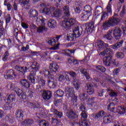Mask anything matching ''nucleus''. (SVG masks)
Listing matches in <instances>:
<instances>
[{"mask_svg": "<svg viewBox=\"0 0 126 126\" xmlns=\"http://www.w3.org/2000/svg\"><path fill=\"white\" fill-rule=\"evenodd\" d=\"M99 55H101L102 57H105L106 55H107L106 57L103 58V63L106 66H110L113 62L112 61L113 60V50L111 48H107L104 51L100 52Z\"/></svg>", "mask_w": 126, "mask_h": 126, "instance_id": "nucleus-1", "label": "nucleus"}, {"mask_svg": "<svg viewBox=\"0 0 126 126\" xmlns=\"http://www.w3.org/2000/svg\"><path fill=\"white\" fill-rule=\"evenodd\" d=\"M29 69L32 70L29 76L28 79L31 81L32 84H35V80L36 79V72L39 71L40 69V64L36 62H33L29 67Z\"/></svg>", "mask_w": 126, "mask_h": 126, "instance_id": "nucleus-2", "label": "nucleus"}, {"mask_svg": "<svg viewBox=\"0 0 126 126\" xmlns=\"http://www.w3.org/2000/svg\"><path fill=\"white\" fill-rule=\"evenodd\" d=\"M42 12L51 17H57V18H59L63 14V12L61 10L53 6L49 8H44L42 10Z\"/></svg>", "mask_w": 126, "mask_h": 126, "instance_id": "nucleus-3", "label": "nucleus"}, {"mask_svg": "<svg viewBox=\"0 0 126 126\" xmlns=\"http://www.w3.org/2000/svg\"><path fill=\"white\" fill-rule=\"evenodd\" d=\"M45 19L43 18V16H40L38 17L36 19V24L37 25H41L39 28H36V26L34 24L32 25V29H36L37 32H47L49 31L48 28L45 27Z\"/></svg>", "mask_w": 126, "mask_h": 126, "instance_id": "nucleus-4", "label": "nucleus"}, {"mask_svg": "<svg viewBox=\"0 0 126 126\" xmlns=\"http://www.w3.org/2000/svg\"><path fill=\"white\" fill-rule=\"evenodd\" d=\"M120 21H121V19L118 17L117 14H115L112 17L110 18L108 22L104 23L103 25V29L105 30H108L109 28L111 27V26L118 25V24L120 23Z\"/></svg>", "mask_w": 126, "mask_h": 126, "instance_id": "nucleus-5", "label": "nucleus"}, {"mask_svg": "<svg viewBox=\"0 0 126 126\" xmlns=\"http://www.w3.org/2000/svg\"><path fill=\"white\" fill-rule=\"evenodd\" d=\"M74 89L73 88H70L66 87L65 89V92L66 93V97L70 100L71 104L73 106L76 102H77V96L74 94Z\"/></svg>", "mask_w": 126, "mask_h": 126, "instance_id": "nucleus-6", "label": "nucleus"}, {"mask_svg": "<svg viewBox=\"0 0 126 126\" xmlns=\"http://www.w3.org/2000/svg\"><path fill=\"white\" fill-rule=\"evenodd\" d=\"M75 23H76V21L74 19L70 18L60 22V25H61L64 29L67 30L69 29L71 26L74 25Z\"/></svg>", "mask_w": 126, "mask_h": 126, "instance_id": "nucleus-7", "label": "nucleus"}, {"mask_svg": "<svg viewBox=\"0 0 126 126\" xmlns=\"http://www.w3.org/2000/svg\"><path fill=\"white\" fill-rule=\"evenodd\" d=\"M92 15V8L89 5H86L84 7V11L81 16L82 20H88L89 17Z\"/></svg>", "mask_w": 126, "mask_h": 126, "instance_id": "nucleus-8", "label": "nucleus"}, {"mask_svg": "<svg viewBox=\"0 0 126 126\" xmlns=\"http://www.w3.org/2000/svg\"><path fill=\"white\" fill-rule=\"evenodd\" d=\"M82 34V32H74L72 34L65 35L64 38L67 40V41H75L76 38L80 37Z\"/></svg>", "mask_w": 126, "mask_h": 126, "instance_id": "nucleus-9", "label": "nucleus"}, {"mask_svg": "<svg viewBox=\"0 0 126 126\" xmlns=\"http://www.w3.org/2000/svg\"><path fill=\"white\" fill-rule=\"evenodd\" d=\"M4 76L5 79H14V78H16L17 75L14 70L10 69L7 71Z\"/></svg>", "mask_w": 126, "mask_h": 126, "instance_id": "nucleus-10", "label": "nucleus"}, {"mask_svg": "<svg viewBox=\"0 0 126 126\" xmlns=\"http://www.w3.org/2000/svg\"><path fill=\"white\" fill-rule=\"evenodd\" d=\"M52 92L48 91H43L41 93V95L44 101H49L50 98H52Z\"/></svg>", "mask_w": 126, "mask_h": 126, "instance_id": "nucleus-11", "label": "nucleus"}, {"mask_svg": "<svg viewBox=\"0 0 126 126\" xmlns=\"http://www.w3.org/2000/svg\"><path fill=\"white\" fill-rule=\"evenodd\" d=\"M49 69L51 74L54 75L59 70V65L55 63H51L49 65Z\"/></svg>", "mask_w": 126, "mask_h": 126, "instance_id": "nucleus-12", "label": "nucleus"}, {"mask_svg": "<svg viewBox=\"0 0 126 126\" xmlns=\"http://www.w3.org/2000/svg\"><path fill=\"white\" fill-rule=\"evenodd\" d=\"M109 45L107 43H105L104 41L102 40H98L97 41V51L100 52L102 51L104 48H107Z\"/></svg>", "mask_w": 126, "mask_h": 126, "instance_id": "nucleus-13", "label": "nucleus"}, {"mask_svg": "<svg viewBox=\"0 0 126 126\" xmlns=\"http://www.w3.org/2000/svg\"><path fill=\"white\" fill-rule=\"evenodd\" d=\"M16 117L17 118V120L18 121H20V122H22L23 121L24 118V112L22 110H18L16 112Z\"/></svg>", "mask_w": 126, "mask_h": 126, "instance_id": "nucleus-14", "label": "nucleus"}, {"mask_svg": "<svg viewBox=\"0 0 126 126\" xmlns=\"http://www.w3.org/2000/svg\"><path fill=\"white\" fill-rule=\"evenodd\" d=\"M15 92L17 95H18L19 97L21 99H26V94L25 92L22 91L20 89L17 88L15 90Z\"/></svg>", "mask_w": 126, "mask_h": 126, "instance_id": "nucleus-15", "label": "nucleus"}, {"mask_svg": "<svg viewBox=\"0 0 126 126\" xmlns=\"http://www.w3.org/2000/svg\"><path fill=\"white\" fill-rule=\"evenodd\" d=\"M66 116L68 119L72 120L74 119H75V118H77V114L72 110H69L66 112Z\"/></svg>", "mask_w": 126, "mask_h": 126, "instance_id": "nucleus-16", "label": "nucleus"}, {"mask_svg": "<svg viewBox=\"0 0 126 126\" xmlns=\"http://www.w3.org/2000/svg\"><path fill=\"white\" fill-rule=\"evenodd\" d=\"M48 81V86L50 88H56V85L55 82H56L57 80L54 79L53 77H49Z\"/></svg>", "mask_w": 126, "mask_h": 126, "instance_id": "nucleus-17", "label": "nucleus"}, {"mask_svg": "<svg viewBox=\"0 0 126 126\" xmlns=\"http://www.w3.org/2000/svg\"><path fill=\"white\" fill-rule=\"evenodd\" d=\"M20 83L23 87L27 89L30 87V82L26 79H22L20 81Z\"/></svg>", "mask_w": 126, "mask_h": 126, "instance_id": "nucleus-18", "label": "nucleus"}, {"mask_svg": "<svg viewBox=\"0 0 126 126\" xmlns=\"http://www.w3.org/2000/svg\"><path fill=\"white\" fill-rule=\"evenodd\" d=\"M113 120H114V117L111 115V114H109L103 117V123L104 124H109L111 123Z\"/></svg>", "mask_w": 126, "mask_h": 126, "instance_id": "nucleus-19", "label": "nucleus"}, {"mask_svg": "<svg viewBox=\"0 0 126 126\" xmlns=\"http://www.w3.org/2000/svg\"><path fill=\"white\" fill-rule=\"evenodd\" d=\"M124 42H125V40L124 39L119 40L115 44L111 46V48L112 49H119V48H121V47L123 46Z\"/></svg>", "mask_w": 126, "mask_h": 126, "instance_id": "nucleus-20", "label": "nucleus"}, {"mask_svg": "<svg viewBox=\"0 0 126 126\" xmlns=\"http://www.w3.org/2000/svg\"><path fill=\"white\" fill-rule=\"evenodd\" d=\"M73 86L76 90H79L80 88V81L77 79H74L72 82Z\"/></svg>", "mask_w": 126, "mask_h": 126, "instance_id": "nucleus-21", "label": "nucleus"}, {"mask_svg": "<svg viewBox=\"0 0 126 126\" xmlns=\"http://www.w3.org/2000/svg\"><path fill=\"white\" fill-rule=\"evenodd\" d=\"M104 116H105V112H104V111H100L95 114L94 118L95 120L100 121V120H101V119H102Z\"/></svg>", "mask_w": 126, "mask_h": 126, "instance_id": "nucleus-22", "label": "nucleus"}, {"mask_svg": "<svg viewBox=\"0 0 126 126\" xmlns=\"http://www.w3.org/2000/svg\"><path fill=\"white\" fill-rule=\"evenodd\" d=\"M80 71L82 73V74H83V75H84V76H85L87 80H89V79H90V75L89 74V73L86 71V69L82 68L80 69Z\"/></svg>", "mask_w": 126, "mask_h": 126, "instance_id": "nucleus-23", "label": "nucleus"}, {"mask_svg": "<svg viewBox=\"0 0 126 126\" xmlns=\"http://www.w3.org/2000/svg\"><path fill=\"white\" fill-rule=\"evenodd\" d=\"M74 53H75V50H73L66 49L61 50V54H63L64 55H66L67 56H70L71 54H74Z\"/></svg>", "mask_w": 126, "mask_h": 126, "instance_id": "nucleus-24", "label": "nucleus"}, {"mask_svg": "<svg viewBox=\"0 0 126 126\" xmlns=\"http://www.w3.org/2000/svg\"><path fill=\"white\" fill-rule=\"evenodd\" d=\"M87 93L89 95H92V94H94V89L93 88V85L91 84H89L87 85Z\"/></svg>", "mask_w": 126, "mask_h": 126, "instance_id": "nucleus-25", "label": "nucleus"}, {"mask_svg": "<svg viewBox=\"0 0 126 126\" xmlns=\"http://www.w3.org/2000/svg\"><path fill=\"white\" fill-rule=\"evenodd\" d=\"M15 68L16 69V70H18V71L23 73V74H24V73L27 71V67H21L19 65H16Z\"/></svg>", "mask_w": 126, "mask_h": 126, "instance_id": "nucleus-26", "label": "nucleus"}, {"mask_svg": "<svg viewBox=\"0 0 126 126\" xmlns=\"http://www.w3.org/2000/svg\"><path fill=\"white\" fill-rule=\"evenodd\" d=\"M30 17H36L38 16V12L35 9H32L29 11Z\"/></svg>", "mask_w": 126, "mask_h": 126, "instance_id": "nucleus-27", "label": "nucleus"}, {"mask_svg": "<svg viewBox=\"0 0 126 126\" xmlns=\"http://www.w3.org/2000/svg\"><path fill=\"white\" fill-rule=\"evenodd\" d=\"M47 25L50 28H55L57 26V22L55 20H50L48 21Z\"/></svg>", "mask_w": 126, "mask_h": 126, "instance_id": "nucleus-28", "label": "nucleus"}, {"mask_svg": "<svg viewBox=\"0 0 126 126\" xmlns=\"http://www.w3.org/2000/svg\"><path fill=\"white\" fill-rule=\"evenodd\" d=\"M117 112L118 113L119 115H124L126 113V109H125V106H118L117 108Z\"/></svg>", "mask_w": 126, "mask_h": 126, "instance_id": "nucleus-29", "label": "nucleus"}, {"mask_svg": "<svg viewBox=\"0 0 126 126\" xmlns=\"http://www.w3.org/2000/svg\"><path fill=\"white\" fill-rule=\"evenodd\" d=\"M63 11L64 16H66V17L69 16V7L68 6H64L63 8Z\"/></svg>", "mask_w": 126, "mask_h": 126, "instance_id": "nucleus-30", "label": "nucleus"}, {"mask_svg": "<svg viewBox=\"0 0 126 126\" xmlns=\"http://www.w3.org/2000/svg\"><path fill=\"white\" fill-rule=\"evenodd\" d=\"M77 125L78 126H90V122L87 120H82L81 122H79Z\"/></svg>", "mask_w": 126, "mask_h": 126, "instance_id": "nucleus-31", "label": "nucleus"}, {"mask_svg": "<svg viewBox=\"0 0 126 126\" xmlns=\"http://www.w3.org/2000/svg\"><path fill=\"white\" fill-rule=\"evenodd\" d=\"M92 28H94V26H86L85 32H94V31H95V30L94 29Z\"/></svg>", "mask_w": 126, "mask_h": 126, "instance_id": "nucleus-32", "label": "nucleus"}, {"mask_svg": "<svg viewBox=\"0 0 126 126\" xmlns=\"http://www.w3.org/2000/svg\"><path fill=\"white\" fill-rule=\"evenodd\" d=\"M51 112H52L53 113H55V115H57L58 118H61L62 117H63V112H60L56 109L51 108Z\"/></svg>", "mask_w": 126, "mask_h": 126, "instance_id": "nucleus-33", "label": "nucleus"}, {"mask_svg": "<svg viewBox=\"0 0 126 126\" xmlns=\"http://www.w3.org/2000/svg\"><path fill=\"white\" fill-rule=\"evenodd\" d=\"M112 0H109L108 5L106 7L107 12H108V14H110V15H112V14L113 13V11H112V5H111V1H112Z\"/></svg>", "mask_w": 126, "mask_h": 126, "instance_id": "nucleus-34", "label": "nucleus"}, {"mask_svg": "<svg viewBox=\"0 0 126 126\" xmlns=\"http://www.w3.org/2000/svg\"><path fill=\"white\" fill-rule=\"evenodd\" d=\"M20 3L24 5L25 8H28L27 6L29 3L30 0H19Z\"/></svg>", "mask_w": 126, "mask_h": 126, "instance_id": "nucleus-35", "label": "nucleus"}, {"mask_svg": "<svg viewBox=\"0 0 126 126\" xmlns=\"http://www.w3.org/2000/svg\"><path fill=\"white\" fill-rule=\"evenodd\" d=\"M81 120L82 121L87 120V118L88 116L87 115V114H86V112H85V110H84L82 112L81 114Z\"/></svg>", "mask_w": 126, "mask_h": 126, "instance_id": "nucleus-36", "label": "nucleus"}, {"mask_svg": "<svg viewBox=\"0 0 126 126\" xmlns=\"http://www.w3.org/2000/svg\"><path fill=\"white\" fill-rule=\"evenodd\" d=\"M107 91L109 92V95L110 97H117V96H118V93L111 89H108Z\"/></svg>", "mask_w": 126, "mask_h": 126, "instance_id": "nucleus-37", "label": "nucleus"}, {"mask_svg": "<svg viewBox=\"0 0 126 126\" xmlns=\"http://www.w3.org/2000/svg\"><path fill=\"white\" fill-rule=\"evenodd\" d=\"M8 104L10 103V102H13L15 101V94H10L7 99Z\"/></svg>", "mask_w": 126, "mask_h": 126, "instance_id": "nucleus-38", "label": "nucleus"}, {"mask_svg": "<svg viewBox=\"0 0 126 126\" xmlns=\"http://www.w3.org/2000/svg\"><path fill=\"white\" fill-rule=\"evenodd\" d=\"M104 38H105V39H107V40H110V41H112L111 44L112 43H114V40H113L114 38H113V36H112V32L104 35Z\"/></svg>", "mask_w": 126, "mask_h": 126, "instance_id": "nucleus-39", "label": "nucleus"}, {"mask_svg": "<svg viewBox=\"0 0 126 126\" xmlns=\"http://www.w3.org/2000/svg\"><path fill=\"white\" fill-rule=\"evenodd\" d=\"M6 121L7 122H9L10 123H12V121L14 120V117H13L12 116H11L10 114H8L6 116L5 118Z\"/></svg>", "mask_w": 126, "mask_h": 126, "instance_id": "nucleus-40", "label": "nucleus"}, {"mask_svg": "<svg viewBox=\"0 0 126 126\" xmlns=\"http://www.w3.org/2000/svg\"><path fill=\"white\" fill-rule=\"evenodd\" d=\"M33 121L32 119H26L24 121V123H23V125H26L27 126H29V125H32L33 124Z\"/></svg>", "mask_w": 126, "mask_h": 126, "instance_id": "nucleus-41", "label": "nucleus"}, {"mask_svg": "<svg viewBox=\"0 0 126 126\" xmlns=\"http://www.w3.org/2000/svg\"><path fill=\"white\" fill-rule=\"evenodd\" d=\"M108 110L111 112H114L115 111V104L111 103L108 105Z\"/></svg>", "mask_w": 126, "mask_h": 126, "instance_id": "nucleus-42", "label": "nucleus"}, {"mask_svg": "<svg viewBox=\"0 0 126 126\" xmlns=\"http://www.w3.org/2000/svg\"><path fill=\"white\" fill-rule=\"evenodd\" d=\"M95 68L97 70H100L101 72H105L106 71V68L102 65H98L95 67Z\"/></svg>", "mask_w": 126, "mask_h": 126, "instance_id": "nucleus-43", "label": "nucleus"}, {"mask_svg": "<svg viewBox=\"0 0 126 126\" xmlns=\"http://www.w3.org/2000/svg\"><path fill=\"white\" fill-rule=\"evenodd\" d=\"M9 87L10 88V89H11V90H15H15H16L17 88H19L16 86V85H15V83L13 82L10 83V85L9 86Z\"/></svg>", "mask_w": 126, "mask_h": 126, "instance_id": "nucleus-44", "label": "nucleus"}, {"mask_svg": "<svg viewBox=\"0 0 126 126\" xmlns=\"http://www.w3.org/2000/svg\"><path fill=\"white\" fill-rule=\"evenodd\" d=\"M49 122L44 120H42L39 122L40 126H49Z\"/></svg>", "mask_w": 126, "mask_h": 126, "instance_id": "nucleus-45", "label": "nucleus"}, {"mask_svg": "<svg viewBox=\"0 0 126 126\" xmlns=\"http://www.w3.org/2000/svg\"><path fill=\"white\" fill-rule=\"evenodd\" d=\"M116 56L118 59H120L121 60L125 58V54L123 52H117Z\"/></svg>", "mask_w": 126, "mask_h": 126, "instance_id": "nucleus-46", "label": "nucleus"}, {"mask_svg": "<svg viewBox=\"0 0 126 126\" xmlns=\"http://www.w3.org/2000/svg\"><path fill=\"white\" fill-rule=\"evenodd\" d=\"M52 125L53 126H58L59 125V120L57 118H52Z\"/></svg>", "mask_w": 126, "mask_h": 126, "instance_id": "nucleus-47", "label": "nucleus"}, {"mask_svg": "<svg viewBox=\"0 0 126 126\" xmlns=\"http://www.w3.org/2000/svg\"><path fill=\"white\" fill-rule=\"evenodd\" d=\"M56 94L58 97H63V95H64V92H63L62 90H57Z\"/></svg>", "mask_w": 126, "mask_h": 126, "instance_id": "nucleus-48", "label": "nucleus"}, {"mask_svg": "<svg viewBox=\"0 0 126 126\" xmlns=\"http://www.w3.org/2000/svg\"><path fill=\"white\" fill-rule=\"evenodd\" d=\"M113 36L116 39H120L121 36H122V33L121 32H113Z\"/></svg>", "mask_w": 126, "mask_h": 126, "instance_id": "nucleus-49", "label": "nucleus"}, {"mask_svg": "<svg viewBox=\"0 0 126 126\" xmlns=\"http://www.w3.org/2000/svg\"><path fill=\"white\" fill-rule=\"evenodd\" d=\"M67 74H69V75L72 77V78H74L75 77H76V73H75V72H73L72 71H68L67 72Z\"/></svg>", "mask_w": 126, "mask_h": 126, "instance_id": "nucleus-50", "label": "nucleus"}, {"mask_svg": "<svg viewBox=\"0 0 126 126\" xmlns=\"http://www.w3.org/2000/svg\"><path fill=\"white\" fill-rule=\"evenodd\" d=\"M74 59H73V58H70L68 59L67 61V64L69 65V66H70L73 63V61Z\"/></svg>", "mask_w": 126, "mask_h": 126, "instance_id": "nucleus-51", "label": "nucleus"}, {"mask_svg": "<svg viewBox=\"0 0 126 126\" xmlns=\"http://www.w3.org/2000/svg\"><path fill=\"white\" fill-rule=\"evenodd\" d=\"M80 98L83 101H84V100H86V99L88 98V96L87 95V94H81L80 95Z\"/></svg>", "mask_w": 126, "mask_h": 126, "instance_id": "nucleus-52", "label": "nucleus"}, {"mask_svg": "<svg viewBox=\"0 0 126 126\" xmlns=\"http://www.w3.org/2000/svg\"><path fill=\"white\" fill-rule=\"evenodd\" d=\"M48 43L51 46H55V45H56V40H55V39H50L48 41Z\"/></svg>", "mask_w": 126, "mask_h": 126, "instance_id": "nucleus-53", "label": "nucleus"}, {"mask_svg": "<svg viewBox=\"0 0 126 126\" xmlns=\"http://www.w3.org/2000/svg\"><path fill=\"white\" fill-rule=\"evenodd\" d=\"M43 73L44 74V75L45 76H47V75H49V74H51V73H52L51 72V70H49V71L46 69H43Z\"/></svg>", "mask_w": 126, "mask_h": 126, "instance_id": "nucleus-54", "label": "nucleus"}, {"mask_svg": "<svg viewBox=\"0 0 126 126\" xmlns=\"http://www.w3.org/2000/svg\"><path fill=\"white\" fill-rule=\"evenodd\" d=\"M27 95L30 98H32L34 95V93L32 91L29 90L27 93Z\"/></svg>", "mask_w": 126, "mask_h": 126, "instance_id": "nucleus-55", "label": "nucleus"}, {"mask_svg": "<svg viewBox=\"0 0 126 126\" xmlns=\"http://www.w3.org/2000/svg\"><path fill=\"white\" fill-rule=\"evenodd\" d=\"M31 106L33 107V108H40V104L38 103V102H33L32 103H31Z\"/></svg>", "mask_w": 126, "mask_h": 126, "instance_id": "nucleus-56", "label": "nucleus"}, {"mask_svg": "<svg viewBox=\"0 0 126 126\" xmlns=\"http://www.w3.org/2000/svg\"><path fill=\"white\" fill-rule=\"evenodd\" d=\"M5 19H6V24H7V23H9L10 22V20H11V17H10V15L8 14L5 16Z\"/></svg>", "mask_w": 126, "mask_h": 126, "instance_id": "nucleus-57", "label": "nucleus"}, {"mask_svg": "<svg viewBox=\"0 0 126 126\" xmlns=\"http://www.w3.org/2000/svg\"><path fill=\"white\" fill-rule=\"evenodd\" d=\"M3 109L5 110H10V109H11V106H10L9 104L7 103L4 104Z\"/></svg>", "mask_w": 126, "mask_h": 126, "instance_id": "nucleus-58", "label": "nucleus"}, {"mask_svg": "<svg viewBox=\"0 0 126 126\" xmlns=\"http://www.w3.org/2000/svg\"><path fill=\"white\" fill-rule=\"evenodd\" d=\"M121 71V68H116L113 71V73L114 75H118L119 74V73Z\"/></svg>", "mask_w": 126, "mask_h": 126, "instance_id": "nucleus-59", "label": "nucleus"}, {"mask_svg": "<svg viewBox=\"0 0 126 126\" xmlns=\"http://www.w3.org/2000/svg\"><path fill=\"white\" fill-rule=\"evenodd\" d=\"M82 32V28L75 27L73 29V32Z\"/></svg>", "mask_w": 126, "mask_h": 126, "instance_id": "nucleus-60", "label": "nucleus"}, {"mask_svg": "<svg viewBox=\"0 0 126 126\" xmlns=\"http://www.w3.org/2000/svg\"><path fill=\"white\" fill-rule=\"evenodd\" d=\"M107 17H108V14L107 13V12H103L101 16V21H102V20H104V19H106V18H107Z\"/></svg>", "mask_w": 126, "mask_h": 126, "instance_id": "nucleus-61", "label": "nucleus"}, {"mask_svg": "<svg viewBox=\"0 0 126 126\" xmlns=\"http://www.w3.org/2000/svg\"><path fill=\"white\" fill-rule=\"evenodd\" d=\"M39 83L41 86H44L46 84V81L42 78H41L39 81Z\"/></svg>", "mask_w": 126, "mask_h": 126, "instance_id": "nucleus-62", "label": "nucleus"}, {"mask_svg": "<svg viewBox=\"0 0 126 126\" xmlns=\"http://www.w3.org/2000/svg\"><path fill=\"white\" fill-rule=\"evenodd\" d=\"M79 110L80 111H82V112H83V110H85V106H84V105H83V104L81 103L79 105Z\"/></svg>", "mask_w": 126, "mask_h": 126, "instance_id": "nucleus-63", "label": "nucleus"}, {"mask_svg": "<svg viewBox=\"0 0 126 126\" xmlns=\"http://www.w3.org/2000/svg\"><path fill=\"white\" fill-rule=\"evenodd\" d=\"M29 49V45H27L26 47H23L21 48V52H25V51H28Z\"/></svg>", "mask_w": 126, "mask_h": 126, "instance_id": "nucleus-64", "label": "nucleus"}]
</instances>
